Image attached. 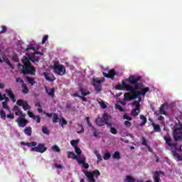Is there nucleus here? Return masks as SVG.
<instances>
[{"label":"nucleus","instance_id":"19","mask_svg":"<svg viewBox=\"0 0 182 182\" xmlns=\"http://www.w3.org/2000/svg\"><path fill=\"white\" fill-rule=\"evenodd\" d=\"M21 89H22V92L24 95H28V93H29V88H28V85H26L25 82H23L21 84Z\"/></svg>","mask_w":182,"mask_h":182},{"label":"nucleus","instance_id":"30","mask_svg":"<svg viewBox=\"0 0 182 182\" xmlns=\"http://www.w3.org/2000/svg\"><path fill=\"white\" fill-rule=\"evenodd\" d=\"M172 154H173V157H176V159H178V161H181L182 158L178 154V153H177V151H176V150L172 151Z\"/></svg>","mask_w":182,"mask_h":182},{"label":"nucleus","instance_id":"44","mask_svg":"<svg viewBox=\"0 0 182 182\" xmlns=\"http://www.w3.org/2000/svg\"><path fill=\"white\" fill-rule=\"evenodd\" d=\"M141 144L143 146H146V147H147V146H149L147 144V140L146 139V138L144 136L141 137Z\"/></svg>","mask_w":182,"mask_h":182},{"label":"nucleus","instance_id":"5","mask_svg":"<svg viewBox=\"0 0 182 182\" xmlns=\"http://www.w3.org/2000/svg\"><path fill=\"white\" fill-rule=\"evenodd\" d=\"M85 176H86L88 182H96L95 178H99V176H100V171L99 170L95 169L92 171H83Z\"/></svg>","mask_w":182,"mask_h":182},{"label":"nucleus","instance_id":"35","mask_svg":"<svg viewBox=\"0 0 182 182\" xmlns=\"http://www.w3.org/2000/svg\"><path fill=\"white\" fill-rule=\"evenodd\" d=\"M125 181L127 182H134L136 181V178L127 175L125 178Z\"/></svg>","mask_w":182,"mask_h":182},{"label":"nucleus","instance_id":"9","mask_svg":"<svg viewBox=\"0 0 182 182\" xmlns=\"http://www.w3.org/2000/svg\"><path fill=\"white\" fill-rule=\"evenodd\" d=\"M102 75L103 76H105V77H107V79H111L112 80H114V76H116L117 73H116V70H114V69H111L109 70L108 73H103Z\"/></svg>","mask_w":182,"mask_h":182},{"label":"nucleus","instance_id":"59","mask_svg":"<svg viewBox=\"0 0 182 182\" xmlns=\"http://www.w3.org/2000/svg\"><path fill=\"white\" fill-rule=\"evenodd\" d=\"M5 97H6V95L4 94L2 95V93L0 92V102H2V100H4Z\"/></svg>","mask_w":182,"mask_h":182},{"label":"nucleus","instance_id":"62","mask_svg":"<svg viewBox=\"0 0 182 182\" xmlns=\"http://www.w3.org/2000/svg\"><path fill=\"white\" fill-rule=\"evenodd\" d=\"M16 83H19V82H20V83L23 84V80H22V78H21V77H17L16 79Z\"/></svg>","mask_w":182,"mask_h":182},{"label":"nucleus","instance_id":"34","mask_svg":"<svg viewBox=\"0 0 182 182\" xmlns=\"http://www.w3.org/2000/svg\"><path fill=\"white\" fill-rule=\"evenodd\" d=\"M51 150H53V151H55V153L60 152V148H59L58 145H53L51 146Z\"/></svg>","mask_w":182,"mask_h":182},{"label":"nucleus","instance_id":"24","mask_svg":"<svg viewBox=\"0 0 182 182\" xmlns=\"http://www.w3.org/2000/svg\"><path fill=\"white\" fill-rule=\"evenodd\" d=\"M77 133H78V134L85 133V128H83V125L77 124Z\"/></svg>","mask_w":182,"mask_h":182},{"label":"nucleus","instance_id":"16","mask_svg":"<svg viewBox=\"0 0 182 182\" xmlns=\"http://www.w3.org/2000/svg\"><path fill=\"white\" fill-rule=\"evenodd\" d=\"M92 132L93 133L94 137H96L97 139H100V134H102V132L97 131L95 127H92Z\"/></svg>","mask_w":182,"mask_h":182},{"label":"nucleus","instance_id":"46","mask_svg":"<svg viewBox=\"0 0 182 182\" xmlns=\"http://www.w3.org/2000/svg\"><path fill=\"white\" fill-rule=\"evenodd\" d=\"M132 106H135V108L140 109V103L136 100L132 102Z\"/></svg>","mask_w":182,"mask_h":182},{"label":"nucleus","instance_id":"17","mask_svg":"<svg viewBox=\"0 0 182 182\" xmlns=\"http://www.w3.org/2000/svg\"><path fill=\"white\" fill-rule=\"evenodd\" d=\"M126 82H127V81H126V80H125L124 81L122 82V85H120V84L117 85L115 86V89H117V90H123V89H124V90H126V87L124 85H128L127 83H126Z\"/></svg>","mask_w":182,"mask_h":182},{"label":"nucleus","instance_id":"52","mask_svg":"<svg viewBox=\"0 0 182 182\" xmlns=\"http://www.w3.org/2000/svg\"><path fill=\"white\" fill-rule=\"evenodd\" d=\"M100 105L101 106L102 109H107V106L105 103V101H100L99 102Z\"/></svg>","mask_w":182,"mask_h":182},{"label":"nucleus","instance_id":"43","mask_svg":"<svg viewBox=\"0 0 182 182\" xmlns=\"http://www.w3.org/2000/svg\"><path fill=\"white\" fill-rule=\"evenodd\" d=\"M75 151L77 156H80L82 154V150L77 146L75 147Z\"/></svg>","mask_w":182,"mask_h":182},{"label":"nucleus","instance_id":"40","mask_svg":"<svg viewBox=\"0 0 182 182\" xmlns=\"http://www.w3.org/2000/svg\"><path fill=\"white\" fill-rule=\"evenodd\" d=\"M77 143H79V139H73L70 141V144L73 146V147H77Z\"/></svg>","mask_w":182,"mask_h":182},{"label":"nucleus","instance_id":"4","mask_svg":"<svg viewBox=\"0 0 182 182\" xmlns=\"http://www.w3.org/2000/svg\"><path fill=\"white\" fill-rule=\"evenodd\" d=\"M123 86L125 87V90H127V92H131V93H132V95L129 92H126L124 95V100L127 102H130V100H135V99H137V95L136 94V89H137V85H136V87H133L130 85L124 84Z\"/></svg>","mask_w":182,"mask_h":182},{"label":"nucleus","instance_id":"8","mask_svg":"<svg viewBox=\"0 0 182 182\" xmlns=\"http://www.w3.org/2000/svg\"><path fill=\"white\" fill-rule=\"evenodd\" d=\"M16 105L18 106H22L23 110H31V105H29V104H28V102L23 100H17Z\"/></svg>","mask_w":182,"mask_h":182},{"label":"nucleus","instance_id":"23","mask_svg":"<svg viewBox=\"0 0 182 182\" xmlns=\"http://www.w3.org/2000/svg\"><path fill=\"white\" fill-rule=\"evenodd\" d=\"M95 123L97 126H100V127L105 126V122L103 121V118H100V117H98L96 119Z\"/></svg>","mask_w":182,"mask_h":182},{"label":"nucleus","instance_id":"27","mask_svg":"<svg viewBox=\"0 0 182 182\" xmlns=\"http://www.w3.org/2000/svg\"><path fill=\"white\" fill-rule=\"evenodd\" d=\"M24 58L28 59L29 62H34L35 54H33V53L32 54H27V57H25Z\"/></svg>","mask_w":182,"mask_h":182},{"label":"nucleus","instance_id":"49","mask_svg":"<svg viewBox=\"0 0 182 182\" xmlns=\"http://www.w3.org/2000/svg\"><path fill=\"white\" fill-rule=\"evenodd\" d=\"M35 106H36V107H39V108L38 109V112H39V113H42V105H41V103L37 102V103H36Z\"/></svg>","mask_w":182,"mask_h":182},{"label":"nucleus","instance_id":"36","mask_svg":"<svg viewBox=\"0 0 182 182\" xmlns=\"http://www.w3.org/2000/svg\"><path fill=\"white\" fill-rule=\"evenodd\" d=\"M94 85H100L103 80H99L98 78H93Z\"/></svg>","mask_w":182,"mask_h":182},{"label":"nucleus","instance_id":"54","mask_svg":"<svg viewBox=\"0 0 182 182\" xmlns=\"http://www.w3.org/2000/svg\"><path fill=\"white\" fill-rule=\"evenodd\" d=\"M2 106H3L4 109H6V110H9V107L8 106V102H2Z\"/></svg>","mask_w":182,"mask_h":182},{"label":"nucleus","instance_id":"1","mask_svg":"<svg viewBox=\"0 0 182 182\" xmlns=\"http://www.w3.org/2000/svg\"><path fill=\"white\" fill-rule=\"evenodd\" d=\"M140 79H141V77L139 75H130L128 78L125 80L126 82H128V83H130V85H134V87H136V86H137V88H135V92L137 97L139 96H146V93L150 91V88L149 87L144 88V85H143L141 82H139ZM136 90L141 91L136 92Z\"/></svg>","mask_w":182,"mask_h":182},{"label":"nucleus","instance_id":"56","mask_svg":"<svg viewBox=\"0 0 182 182\" xmlns=\"http://www.w3.org/2000/svg\"><path fill=\"white\" fill-rule=\"evenodd\" d=\"M161 114H166V110H164V105H162L160 107Z\"/></svg>","mask_w":182,"mask_h":182},{"label":"nucleus","instance_id":"6","mask_svg":"<svg viewBox=\"0 0 182 182\" xmlns=\"http://www.w3.org/2000/svg\"><path fill=\"white\" fill-rule=\"evenodd\" d=\"M53 70L56 75L59 76H63V75L66 74V68L63 65H59L58 63H55L53 65Z\"/></svg>","mask_w":182,"mask_h":182},{"label":"nucleus","instance_id":"3","mask_svg":"<svg viewBox=\"0 0 182 182\" xmlns=\"http://www.w3.org/2000/svg\"><path fill=\"white\" fill-rule=\"evenodd\" d=\"M21 146H27V147H32L31 151H36V153H45L48 150V148L45 146V144H38L32 142H25L21 141L20 143Z\"/></svg>","mask_w":182,"mask_h":182},{"label":"nucleus","instance_id":"48","mask_svg":"<svg viewBox=\"0 0 182 182\" xmlns=\"http://www.w3.org/2000/svg\"><path fill=\"white\" fill-rule=\"evenodd\" d=\"M48 38H49V36L48 35H45L43 37V39H42V44L45 45V43H46V41H48Z\"/></svg>","mask_w":182,"mask_h":182},{"label":"nucleus","instance_id":"64","mask_svg":"<svg viewBox=\"0 0 182 182\" xmlns=\"http://www.w3.org/2000/svg\"><path fill=\"white\" fill-rule=\"evenodd\" d=\"M82 167L83 168H85L86 170H87V168H89V164L84 162V164H82Z\"/></svg>","mask_w":182,"mask_h":182},{"label":"nucleus","instance_id":"61","mask_svg":"<svg viewBox=\"0 0 182 182\" xmlns=\"http://www.w3.org/2000/svg\"><path fill=\"white\" fill-rule=\"evenodd\" d=\"M124 125L126 126V127H130V126H132V122L129 121H125Z\"/></svg>","mask_w":182,"mask_h":182},{"label":"nucleus","instance_id":"33","mask_svg":"<svg viewBox=\"0 0 182 182\" xmlns=\"http://www.w3.org/2000/svg\"><path fill=\"white\" fill-rule=\"evenodd\" d=\"M112 158L115 159L116 160H120L121 156H120V152L119 151H115L113 155H112Z\"/></svg>","mask_w":182,"mask_h":182},{"label":"nucleus","instance_id":"21","mask_svg":"<svg viewBox=\"0 0 182 182\" xmlns=\"http://www.w3.org/2000/svg\"><path fill=\"white\" fill-rule=\"evenodd\" d=\"M14 112H15L16 116H21V114L23 113L22 110L19 108L18 105H15L13 108Z\"/></svg>","mask_w":182,"mask_h":182},{"label":"nucleus","instance_id":"26","mask_svg":"<svg viewBox=\"0 0 182 182\" xmlns=\"http://www.w3.org/2000/svg\"><path fill=\"white\" fill-rule=\"evenodd\" d=\"M152 127L154 128V132H156L157 133H160V132H161V128H160L159 124H156L155 123H152Z\"/></svg>","mask_w":182,"mask_h":182},{"label":"nucleus","instance_id":"25","mask_svg":"<svg viewBox=\"0 0 182 182\" xmlns=\"http://www.w3.org/2000/svg\"><path fill=\"white\" fill-rule=\"evenodd\" d=\"M24 133L26 136H32V127H27L24 129Z\"/></svg>","mask_w":182,"mask_h":182},{"label":"nucleus","instance_id":"47","mask_svg":"<svg viewBox=\"0 0 182 182\" xmlns=\"http://www.w3.org/2000/svg\"><path fill=\"white\" fill-rule=\"evenodd\" d=\"M110 127V133H112V134H117V129H116V128L111 127Z\"/></svg>","mask_w":182,"mask_h":182},{"label":"nucleus","instance_id":"38","mask_svg":"<svg viewBox=\"0 0 182 182\" xmlns=\"http://www.w3.org/2000/svg\"><path fill=\"white\" fill-rule=\"evenodd\" d=\"M58 120H59V115L57 113H53V122L58 123Z\"/></svg>","mask_w":182,"mask_h":182},{"label":"nucleus","instance_id":"18","mask_svg":"<svg viewBox=\"0 0 182 182\" xmlns=\"http://www.w3.org/2000/svg\"><path fill=\"white\" fill-rule=\"evenodd\" d=\"M46 93H47L48 96H50V97L53 99V97H55V88L48 90V87H46Z\"/></svg>","mask_w":182,"mask_h":182},{"label":"nucleus","instance_id":"2","mask_svg":"<svg viewBox=\"0 0 182 182\" xmlns=\"http://www.w3.org/2000/svg\"><path fill=\"white\" fill-rule=\"evenodd\" d=\"M23 65L21 63H18V68L22 66V73L23 75H31L34 76L35 73H36V68L35 66L32 65L31 61L28 58H23L22 59Z\"/></svg>","mask_w":182,"mask_h":182},{"label":"nucleus","instance_id":"14","mask_svg":"<svg viewBox=\"0 0 182 182\" xmlns=\"http://www.w3.org/2000/svg\"><path fill=\"white\" fill-rule=\"evenodd\" d=\"M6 95H8V96L10 97V99L12 100L14 103L16 102V98H15V95L14 94V92H12V90L6 89Z\"/></svg>","mask_w":182,"mask_h":182},{"label":"nucleus","instance_id":"55","mask_svg":"<svg viewBox=\"0 0 182 182\" xmlns=\"http://www.w3.org/2000/svg\"><path fill=\"white\" fill-rule=\"evenodd\" d=\"M115 108L119 110V112H124V109L117 104L115 105Z\"/></svg>","mask_w":182,"mask_h":182},{"label":"nucleus","instance_id":"13","mask_svg":"<svg viewBox=\"0 0 182 182\" xmlns=\"http://www.w3.org/2000/svg\"><path fill=\"white\" fill-rule=\"evenodd\" d=\"M16 122L18 124V127H25V126H26V124L28 123V121L26 119L17 118Z\"/></svg>","mask_w":182,"mask_h":182},{"label":"nucleus","instance_id":"63","mask_svg":"<svg viewBox=\"0 0 182 182\" xmlns=\"http://www.w3.org/2000/svg\"><path fill=\"white\" fill-rule=\"evenodd\" d=\"M124 119H125L126 120H133V118H132V117H129L126 114L124 115Z\"/></svg>","mask_w":182,"mask_h":182},{"label":"nucleus","instance_id":"53","mask_svg":"<svg viewBox=\"0 0 182 182\" xmlns=\"http://www.w3.org/2000/svg\"><path fill=\"white\" fill-rule=\"evenodd\" d=\"M6 31H8V28L5 26H1V31H0V35L2 33H6Z\"/></svg>","mask_w":182,"mask_h":182},{"label":"nucleus","instance_id":"58","mask_svg":"<svg viewBox=\"0 0 182 182\" xmlns=\"http://www.w3.org/2000/svg\"><path fill=\"white\" fill-rule=\"evenodd\" d=\"M33 120H36L37 123H41V117H39V115H36Z\"/></svg>","mask_w":182,"mask_h":182},{"label":"nucleus","instance_id":"41","mask_svg":"<svg viewBox=\"0 0 182 182\" xmlns=\"http://www.w3.org/2000/svg\"><path fill=\"white\" fill-rule=\"evenodd\" d=\"M110 157H112V154L109 152H107L103 155L104 160H109Z\"/></svg>","mask_w":182,"mask_h":182},{"label":"nucleus","instance_id":"57","mask_svg":"<svg viewBox=\"0 0 182 182\" xmlns=\"http://www.w3.org/2000/svg\"><path fill=\"white\" fill-rule=\"evenodd\" d=\"M60 121H61V127H63V124L66 125L68 124V121L66 119H65V118H62L60 119Z\"/></svg>","mask_w":182,"mask_h":182},{"label":"nucleus","instance_id":"39","mask_svg":"<svg viewBox=\"0 0 182 182\" xmlns=\"http://www.w3.org/2000/svg\"><path fill=\"white\" fill-rule=\"evenodd\" d=\"M0 117L3 119V120H6V114L4 109L0 110Z\"/></svg>","mask_w":182,"mask_h":182},{"label":"nucleus","instance_id":"29","mask_svg":"<svg viewBox=\"0 0 182 182\" xmlns=\"http://www.w3.org/2000/svg\"><path fill=\"white\" fill-rule=\"evenodd\" d=\"M140 119L142 120V122L140 124V126H144L147 123V118L144 115L141 114L139 116Z\"/></svg>","mask_w":182,"mask_h":182},{"label":"nucleus","instance_id":"42","mask_svg":"<svg viewBox=\"0 0 182 182\" xmlns=\"http://www.w3.org/2000/svg\"><path fill=\"white\" fill-rule=\"evenodd\" d=\"M75 160L77 161L79 164H85V161H86V158L82 157L80 159H79V158H77V159H75Z\"/></svg>","mask_w":182,"mask_h":182},{"label":"nucleus","instance_id":"60","mask_svg":"<svg viewBox=\"0 0 182 182\" xmlns=\"http://www.w3.org/2000/svg\"><path fill=\"white\" fill-rule=\"evenodd\" d=\"M28 115L29 116V117H31L32 119H34L35 118V117L36 116V115H35L34 114H33V112H28Z\"/></svg>","mask_w":182,"mask_h":182},{"label":"nucleus","instance_id":"31","mask_svg":"<svg viewBox=\"0 0 182 182\" xmlns=\"http://www.w3.org/2000/svg\"><path fill=\"white\" fill-rule=\"evenodd\" d=\"M154 181L160 182V173L157 171H155V176L154 177Z\"/></svg>","mask_w":182,"mask_h":182},{"label":"nucleus","instance_id":"51","mask_svg":"<svg viewBox=\"0 0 182 182\" xmlns=\"http://www.w3.org/2000/svg\"><path fill=\"white\" fill-rule=\"evenodd\" d=\"M42 132L44 133V134H49V130H48V127L45 126L42 127Z\"/></svg>","mask_w":182,"mask_h":182},{"label":"nucleus","instance_id":"28","mask_svg":"<svg viewBox=\"0 0 182 182\" xmlns=\"http://www.w3.org/2000/svg\"><path fill=\"white\" fill-rule=\"evenodd\" d=\"M68 159H73V160H76V159H77V156L72 151L68 152Z\"/></svg>","mask_w":182,"mask_h":182},{"label":"nucleus","instance_id":"7","mask_svg":"<svg viewBox=\"0 0 182 182\" xmlns=\"http://www.w3.org/2000/svg\"><path fill=\"white\" fill-rule=\"evenodd\" d=\"M173 139L175 141H182V127L173 130Z\"/></svg>","mask_w":182,"mask_h":182},{"label":"nucleus","instance_id":"10","mask_svg":"<svg viewBox=\"0 0 182 182\" xmlns=\"http://www.w3.org/2000/svg\"><path fill=\"white\" fill-rule=\"evenodd\" d=\"M164 139L165 140L166 144L169 146V147H177V144L171 143V137H170V134H167L164 136Z\"/></svg>","mask_w":182,"mask_h":182},{"label":"nucleus","instance_id":"32","mask_svg":"<svg viewBox=\"0 0 182 182\" xmlns=\"http://www.w3.org/2000/svg\"><path fill=\"white\" fill-rule=\"evenodd\" d=\"M26 79L27 82H28L30 85H31V86H33V85H35V83H36L35 79H33V78H32V77H28V76H27V77H26Z\"/></svg>","mask_w":182,"mask_h":182},{"label":"nucleus","instance_id":"50","mask_svg":"<svg viewBox=\"0 0 182 182\" xmlns=\"http://www.w3.org/2000/svg\"><path fill=\"white\" fill-rule=\"evenodd\" d=\"M85 120L87 122V124L88 125L89 127H91V130H92V127H93V126H92V123H90V118H89V117H87L85 118Z\"/></svg>","mask_w":182,"mask_h":182},{"label":"nucleus","instance_id":"20","mask_svg":"<svg viewBox=\"0 0 182 182\" xmlns=\"http://www.w3.org/2000/svg\"><path fill=\"white\" fill-rule=\"evenodd\" d=\"M26 50H33V55H41V56H43V53L39 52V51H35V47L33 46H29L26 48Z\"/></svg>","mask_w":182,"mask_h":182},{"label":"nucleus","instance_id":"45","mask_svg":"<svg viewBox=\"0 0 182 182\" xmlns=\"http://www.w3.org/2000/svg\"><path fill=\"white\" fill-rule=\"evenodd\" d=\"M94 87H95V89L97 93H100V92H102V87H100V85H94Z\"/></svg>","mask_w":182,"mask_h":182},{"label":"nucleus","instance_id":"22","mask_svg":"<svg viewBox=\"0 0 182 182\" xmlns=\"http://www.w3.org/2000/svg\"><path fill=\"white\" fill-rule=\"evenodd\" d=\"M140 114V108H134L131 111V114L134 117H136V116H139Z\"/></svg>","mask_w":182,"mask_h":182},{"label":"nucleus","instance_id":"12","mask_svg":"<svg viewBox=\"0 0 182 182\" xmlns=\"http://www.w3.org/2000/svg\"><path fill=\"white\" fill-rule=\"evenodd\" d=\"M43 76H44V77H45L46 80H47V82H53V81L56 80V77H55V75H53V74L43 73Z\"/></svg>","mask_w":182,"mask_h":182},{"label":"nucleus","instance_id":"37","mask_svg":"<svg viewBox=\"0 0 182 182\" xmlns=\"http://www.w3.org/2000/svg\"><path fill=\"white\" fill-rule=\"evenodd\" d=\"M3 59H4L3 62H6V63L8 64L9 68H11V69H14V65L11 63V61L9 60V59L6 58H4Z\"/></svg>","mask_w":182,"mask_h":182},{"label":"nucleus","instance_id":"15","mask_svg":"<svg viewBox=\"0 0 182 182\" xmlns=\"http://www.w3.org/2000/svg\"><path fill=\"white\" fill-rule=\"evenodd\" d=\"M79 92H80L82 96H87L90 95V91H89L87 88H85L82 86L78 87Z\"/></svg>","mask_w":182,"mask_h":182},{"label":"nucleus","instance_id":"11","mask_svg":"<svg viewBox=\"0 0 182 182\" xmlns=\"http://www.w3.org/2000/svg\"><path fill=\"white\" fill-rule=\"evenodd\" d=\"M112 119V117L107 114V113H105L102 116V120L105 123V124H107L108 127H112V122H110V119Z\"/></svg>","mask_w":182,"mask_h":182}]
</instances>
